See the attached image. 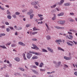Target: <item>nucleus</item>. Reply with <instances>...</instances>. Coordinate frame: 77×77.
<instances>
[{
  "instance_id": "5fc2aeb1",
  "label": "nucleus",
  "mask_w": 77,
  "mask_h": 77,
  "mask_svg": "<svg viewBox=\"0 0 77 77\" xmlns=\"http://www.w3.org/2000/svg\"><path fill=\"white\" fill-rule=\"evenodd\" d=\"M38 4V3H37V2H34V6H35Z\"/></svg>"
},
{
  "instance_id": "a19ab883",
  "label": "nucleus",
  "mask_w": 77,
  "mask_h": 77,
  "mask_svg": "<svg viewBox=\"0 0 77 77\" xmlns=\"http://www.w3.org/2000/svg\"><path fill=\"white\" fill-rule=\"evenodd\" d=\"M9 30H10L9 28H7L6 31H7V32H9Z\"/></svg>"
},
{
  "instance_id": "72a5a7b5",
  "label": "nucleus",
  "mask_w": 77,
  "mask_h": 77,
  "mask_svg": "<svg viewBox=\"0 0 77 77\" xmlns=\"http://www.w3.org/2000/svg\"><path fill=\"white\" fill-rule=\"evenodd\" d=\"M15 15H20V13L18 12H16L15 13Z\"/></svg>"
},
{
  "instance_id": "8fccbe9b",
  "label": "nucleus",
  "mask_w": 77,
  "mask_h": 77,
  "mask_svg": "<svg viewBox=\"0 0 77 77\" xmlns=\"http://www.w3.org/2000/svg\"><path fill=\"white\" fill-rule=\"evenodd\" d=\"M73 42H74V44L75 45H77V42H75V41H73Z\"/></svg>"
},
{
  "instance_id": "0eeeda50",
  "label": "nucleus",
  "mask_w": 77,
  "mask_h": 77,
  "mask_svg": "<svg viewBox=\"0 0 77 77\" xmlns=\"http://www.w3.org/2000/svg\"><path fill=\"white\" fill-rule=\"evenodd\" d=\"M33 13V11L32 10L29 11V12H28L27 13V15H30L31 14Z\"/></svg>"
},
{
  "instance_id": "9b49d317",
  "label": "nucleus",
  "mask_w": 77,
  "mask_h": 77,
  "mask_svg": "<svg viewBox=\"0 0 77 77\" xmlns=\"http://www.w3.org/2000/svg\"><path fill=\"white\" fill-rule=\"evenodd\" d=\"M63 2H64V0H61L60 2L59 3V5H62Z\"/></svg>"
},
{
  "instance_id": "de8ad7c7",
  "label": "nucleus",
  "mask_w": 77,
  "mask_h": 77,
  "mask_svg": "<svg viewBox=\"0 0 77 77\" xmlns=\"http://www.w3.org/2000/svg\"><path fill=\"white\" fill-rule=\"evenodd\" d=\"M42 23H43V22L42 21H41V22H39L38 23V24H42Z\"/></svg>"
},
{
  "instance_id": "69168bd1",
  "label": "nucleus",
  "mask_w": 77,
  "mask_h": 77,
  "mask_svg": "<svg viewBox=\"0 0 77 77\" xmlns=\"http://www.w3.org/2000/svg\"><path fill=\"white\" fill-rule=\"evenodd\" d=\"M53 63H54V64H56H56H57V63L55 61H53Z\"/></svg>"
},
{
  "instance_id": "4c0bfd02",
  "label": "nucleus",
  "mask_w": 77,
  "mask_h": 77,
  "mask_svg": "<svg viewBox=\"0 0 77 77\" xmlns=\"http://www.w3.org/2000/svg\"><path fill=\"white\" fill-rule=\"evenodd\" d=\"M56 6V5H54L53 6H51V8H55Z\"/></svg>"
},
{
  "instance_id": "dca6fc26",
  "label": "nucleus",
  "mask_w": 77,
  "mask_h": 77,
  "mask_svg": "<svg viewBox=\"0 0 77 77\" xmlns=\"http://www.w3.org/2000/svg\"><path fill=\"white\" fill-rule=\"evenodd\" d=\"M43 66H44V63H41L39 65V67L42 68Z\"/></svg>"
},
{
  "instance_id": "c756f323",
  "label": "nucleus",
  "mask_w": 77,
  "mask_h": 77,
  "mask_svg": "<svg viewBox=\"0 0 77 77\" xmlns=\"http://www.w3.org/2000/svg\"><path fill=\"white\" fill-rule=\"evenodd\" d=\"M19 69L22 71H24V69L23 68L20 67L19 68Z\"/></svg>"
},
{
  "instance_id": "ddd939ff",
  "label": "nucleus",
  "mask_w": 77,
  "mask_h": 77,
  "mask_svg": "<svg viewBox=\"0 0 77 77\" xmlns=\"http://www.w3.org/2000/svg\"><path fill=\"white\" fill-rule=\"evenodd\" d=\"M63 15H64V13H61L60 14H57V16L59 17L60 16H62Z\"/></svg>"
},
{
  "instance_id": "412c9836",
  "label": "nucleus",
  "mask_w": 77,
  "mask_h": 77,
  "mask_svg": "<svg viewBox=\"0 0 77 77\" xmlns=\"http://www.w3.org/2000/svg\"><path fill=\"white\" fill-rule=\"evenodd\" d=\"M55 42H62V40H61L60 39L56 40L55 41Z\"/></svg>"
},
{
  "instance_id": "a211bd4d",
  "label": "nucleus",
  "mask_w": 77,
  "mask_h": 77,
  "mask_svg": "<svg viewBox=\"0 0 77 77\" xmlns=\"http://www.w3.org/2000/svg\"><path fill=\"white\" fill-rule=\"evenodd\" d=\"M0 48H4L5 49H6L7 48H6V47L5 46L0 45Z\"/></svg>"
},
{
  "instance_id": "f03ea898",
  "label": "nucleus",
  "mask_w": 77,
  "mask_h": 77,
  "mask_svg": "<svg viewBox=\"0 0 77 77\" xmlns=\"http://www.w3.org/2000/svg\"><path fill=\"white\" fill-rule=\"evenodd\" d=\"M32 56V54H31L29 53H27L26 55V57L27 59H30L31 58V57Z\"/></svg>"
},
{
  "instance_id": "13d9d810",
  "label": "nucleus",
  "mask_w": 77,
  "mask_h": 77,
  "mask_svg": "<svg viewBox=\"0 0 77 77\" xmlns=\"http://www.w3.org/2000/svg\"><path fill=\"white\" fill-rule=\"evenodd\" d=\"M9 28H10L11 29V30H14V28H13V27H9Z\"/></svg>"
},
{
  "instance_id": "603ef678",
  "label": "nucleus",
  "mask_w": 77,
  "mask_h": 77,
  "mask_svg": "<svg viewBox=\"0 0 77 77\" xmlns=\"http://www.w3.org/2000/svg\"><path fill=\"white\" fill-rule=\"evenodd\" d=\"M64 67H65V68H68V66L65 64L64 65Z\"/></svg>"
},
{
  "instance_id": "a878e982",
  "label": "nucleus",
  "mask_w": 77,
  "mask_h": 77,
  "mask_svg": "<svg viewBox=\"0 0 77 77\" xmlns=\"http://www.w3.org/2000/svg\"><path fill=\"white\" fill-rule=\"evenodd\" d=\"M6 35V34L5 33L3 34H1V35H0V37H2V36H5Z\"/></svg>"
},
{
  "instance_id": "4468645a",
  "label": "nucleus",
  "mask_w": 77,
  "mask_h": 77,
  "mask_svg": "<svg viewBox=\"0 0 77 77\" xmlns=\"http://www.w3.org/2000/svg\"><path fill=\"white\" fill-rule=\"evenodd\" d=\"M38 58V57L37 56H33L32 57V59H37Z\"/></svg>"
},
{
  "instance_id": "39448f33",
  "label": "nucleus",
  "mask_w": 77,
  "mask_h": 77,
  "mask_svg": "<svg viewBox=\"0 0 77 77\" xmlns=\"http://www.w3.org/2000/svg\"><path fill=\"white\" fill-rule=\"evenodd\" d=\"M58 24H64L65 23V21H59L58 22Z\"/></svg>"
},
{
  "instance_id": "f3484780",
  "label": "nucleus",
  "mask_w": 77,
  "mask_h": 77,
  "mask_svg": "<svg viewBox=\"0 0 77 77\" xmlns=\"http://www.w3.org/2000/svg\"><path fill=\"white\" fill-rule=\"evenodd\" d=\"M58 49L59 50H61V51H64V49L60 48V47H58Z\"/></svg>"
},
{
  "instance_id": "680f3d73",
  "label": "nucleus",
  "mask_w": 77,
  "mask_h": 77,
  "mask_svg": "<svg viewBox=\"0 0 77 77\" xmlns=\"http://www.w3.org/2000/svg\"><path fill=\"white\" fill-rule=\"evenodd\" d=\"M32 41H37V39H36V38H33L32 39Z\"/></svg>"
},
{
  "instance_id": "9d476101",
  "label": "nucleus",
  "mask_w": 77,
  "mask_h": 77,
  "mask_svg": "<svg viewBox=\"0 0 77 77\" xmlns=\"http://www.w3.org/2000/svg\"><path fill=\"white\" fill-rule=\"evenodd\" d=\"M47 49L48 50L50 51L51 53H53V50L51 49V48H47Z\"/></svg>"
},
{
  "instance_id": "a18cd8bd",
  "label": "nucleus",
  "mask_w": 77,
  "mask_h": 77,
  "mask_svg": "<svg viewBox=\"0 0 77 77\" xmlns=\"http://www.w3.org/2000/svg\"><path fill=\"white\" fill-rule=\"evenodd\" d=\"M32 71L34 73H36V71L35 70H33L32 69Z\"/></svg>"
},
{
  "instance_id": "2eb2a0df",
  "label": "nucleus",
  "mask_w": 77,
  "mask_h": 77,
  "mask_svg": "<svg viewBox=\"0 0 77 77\" xmlns=\"http://www.w3.org/2000/svg\"><path fill=\"white\" fill-rule=\"evenodd\" d=\"M47 40H49L51 39V37L49 35H48L46 36Z\"/></svg>"
},
{
  "instance_id": "2f4dec72",
  "label": "nucleus",
  "mask_w": 77,
  "mask_h": 77,
  "mask_svg": "<svg viewBox=\"0 0 77 77\" xmlns=\"http://www.w3.org/2000/svg\"><path fill=\"white\" fill-rule=\"evenodd\" d=\"M45 25L46 26L48 29V30H50V28H49V27L48 26L47 24L45 23Z\"/></svg>"
},
{
  "instance_id": "338daca9",
  "label": "nucleus",
  "mask_w": 77,
  "mask_h": 77,
  "mask_svg": "<svg viewBox=\"0 0 77 77\" xmlns=\"http://www.w3.org/2000/svg\"><path fill=\"white\" fill-rule=\"evenodd\" d=\"M5 7H6V8H9V5H5Z\"/></svg>"
},
{
  "instance_id": "052dcab7",
  "label": "nucleus",
  "mask_w": 77,
  "mask_h": 77,
  "mask_svg": "<svg viewBox=\"0 0 77 77\" xmlns=\"http://www.w3.org/2000/svg\"><path fill=\"white\" fill-rule=\"evenodd\" d=\"M5 24H6V25H9V23H8V22H5Z\"/></svg>"
},
{
  "instance_id": "5701e85b",
  "label": "nucleus",
  "mask_w": 77,
  "mask_h": 77,
  "mask_svg": "<svg viewBox=\"0 0 77 77\" xmlns=\"http://www.w3.org/2000/svg\"><path fill=\"white\" fill-rule=\"evenodd\" d=\"M37 33H38L37 32H34L32 33V34L33 35H36V34H37Z\"/></svg>"
},
{
  "instance_id": "f704fd0d",
  "label": "nucleus",
  "mask_w": 77,
  "mask_h": 77,
  "mask_svg": "<svg viewBox=\"0 0 77 77\" xmlns=\"http://www.w3.org/2000/svg\"><path fill=\"white\" fill-rule=\"evenodd\" d=\"M35 50H39V48H38V47H37V46H36V45H35Z\"/></svg>"
},
{
  "instance_id": "b1692460",
  "label": "nucleus",
  "mask_w": 77,
  "mask_h": 77,
  "mask_svg": "<svg viewBox=\"0 0 77 77\" xmlns=\"http://www.w3.org/2000/svg\"><path fill=\"white\" fill-rule=\"evenodd\" d=\"M66 43L67 44H68V45H70V46H72V45H73L72 44L70 43L69 42H67Z\"/></svg>"
},
{
  "instance_id": "09e8293b",
  "label": "nucleus",
  "mask_w": 77,
  "mask_h": 77,
  "mask_svg": "<svg viewBox=\"0 0 77 77\" xmlns=\"http://www.w3.org/2000/svg\"><path fill=\"white\" fill-rule=\"evenodd\" d=\"M32 5H35V2H32L31 3Z\"/></svg>"
},
{
  "instance_id": "3c124183",
  "label": "nucleus",
  "mask_w": 77,
  "mask_h": 77,
  "mask_svg": "<svg viewBox=\"0 0 77 77\" xmlns=\"http://www.w3.org/2000/svg\"><path fill=\"white\" fill-rule=\"evenodd\" d=\"M13 17L14 18H17V16H16V15H13Z\"/></svg>"
},
{
  "instance_id": "7c9ffc66",
  "label": "nucleus",
  "mask_w": 77,
  "mask_h": 77,
  "mask_svg": "<svg viewBox=\"0 0 77 77\" xmlns=\"http://www.w3.org/2000/svg\"><path fill=\"white\" fill-rule=\"evenodd\" d=\"M7 13L8 15H11V13L10 12H9V10H8L7 11Z\"/></svg>"
},
{
  "instance_id": "79ce46f5",
  "label": "nucleus",
  "mask_w": 77,
  "mask_h": 77,
  "mask_svg": "<svg viewBox=\"0 0 77 77\" xmlns=\"http://www.w3.org/2000/svg\"><path fill=\"white\" fill-rule=\"evenodd\" d=\"M16 46V44H11V47H15Z\"/></svg>"
},
{
  "instance_id": "774afa93",
  "label": "nucleus",
  "mask_w": 77,
  "mask_h": 77,
  "mask_svg": "<svg viewBox=\"0 0 77 77\" xmlns=\"http://www.w3.org/2000/svg\"><path fill=\"white\" fill-rule=\"evenodd\" d=\"M29 24H27L26 25V27H29Z\"/></svg>"
},
{
  "instance_id": "423d86ee",
  "label": "nucleus",
  "mask_w": 77,
  "mask_h": 77,
  "mask_svg": "<svg viewBox=\"0 0 77 77\" xmlns=\"http://www.w3.org/2000/svg\"><path fill=\"white\" fill-rule=\"evenodd\" d=\"M64 59H65L66 60H71V57H69L66 56H64Z\"/></svg>"
},
{
  "instance_id": "6e6d98bb",
  "label": "nucleus",
  "mask_w": 77,
  "mask_h": 77,
  "mask_svg": "<svg viewBox=\"0 0 77 77\" xmlns=\"http://www.w3.org/2000/svg\"><path fill=\"white\" fill-rule=\"evenodd\" d=\"M68 34H69V35H72V33L70 32H68Z\"/></svg>"
},
{
  "instance_id": "cd10ccee",
  "label": "nucleus",
  "mask_w": 77,
  "mask_h": 77,
  "mask_svg": "<svg viewBox=\"0 0 77 77\" xmlns=\"http://www.w3.org/2000/svg\"><path fill=\"white\" fill-rule=\"evenodd\" d=\"M34 15L33 14H32L30 15V19H32Z\"/></svg>"
},
{
  "instance_id": "4be33fe9",
  "label": "nucleus",
  "mask_w": 77,
  "mask_h": 77,
  "mask_svg": "<svg viewBox=\"0 0 77 77\" xmlns=\"http://www.w3.org/2000/svg\"><path fill=\"white\" fill-rule=\"evenodd\" d=\"M21 29H22V27L19 26L17 27V30H21Z\"/></svg>"
},
{
  "instance_id": "6ab92c4d",
  "label": "nucleus",
  "mask_w": 77,
  "mask_h": 77,
  "mask_svg": "<svg viewBox=\"0 0 77 77\" xmlns=\"http://www.w3.org/2000/svg\"><path fill=\"white\" fill-rule=\"evenodd\" d=\"M54 17L52 18V20H54L55 19H56V16L55 14H54Z\"/></svg>"
},
{
  "instance_id": "c85d7f7f",
  "label": "nucleus",
  "mask_w": 77,
  "mask_h": 77,
  "mask_svg": "<svg viewBox=\"0 0 77 77\" xmlns=\"http://www.w3.org/2000/svg\"><path fill=\"white\" fill-rule=\"evenodd\" d=\"M70 4L69 3H65L64 4V6H70Z\"/></svg>"
},
{
  "instance_id": "0e129e2a",
  "label": "nucleus",
  "mask_w": 77,
  "mask_h": 77,
  "mask_svg": "<svg viewBox=\"0 0 77 77\" xmlns=\"http://www.w3.org/2000/svg\"><path fill=\"white\" fill-rule=\"evenodd\" d=\"M70 15H74V14L73 13H70Z\"/></svg>"
},
{
  "instance_id": "e433bc0d",
  "label": "nucleus",
  "mask_w": 77,
  "mask_h": 77,
  "mask_svg": "<svg viewBox=\"0 0 77 77\" xmlns=\"http://www.w3.org/2000/svg\"><path fill=\"white\" fill-rule=\"evenodd\" d=\"M32 46H33V47H32L31 48H32V49H35V45H34V44H32Z\"/></svg>"
},
{
  "instance_id": "37998d69",
  "label": "nucleus",
  "mask_w": 77,
  "mask_h": 77,
  "mask_svg": "<svg viewBox=\"0 0 77 77\" xmlns=\"http://www.w3.org/2000/svg\"><path fill=\"white\" fill-rule=\"evenodd\" d=\"M1 27L2 29H5V26L4 25H2L1 26Z\"/></svg>"
},
{
  "instance_id": "7ed1b4c3",
  "label": "nucleus",
  "mask_w": 77,
  "mask_h": 77,
  "mask_svg": "<svg viewBox=\"0 0 77 77\" xmlns=\"http://www.w3.org/2000/svg\"><path fill=\"white\" fill-rule=\"evenodd\" d=\"M61 64V62L59 61L57 62V63L55 65V66L56 68H57L60 66V65Z\"/></svg>"
},
{
  "instance_id": "393cba45",
  "label": "nucleus",
  "mask_w": 77,
  "mask_h": 77,
  "mask_svg": "<svg viewBox=\"0 0 77 77\" xmlns=\"http://www.w3.org/2000/svg\"><path fill=\"white\" fill-rule=\"evenodd\" d=\"M7 18L8 19H9L10 20H11V16L10 15H8L7 16Z\"/></svg>"
},
{
  "instance_id": "1a4fd4ad",
  "label": "nucleus",
  "mask_w": 77,
  "mask_h": 77,
  "mask_svg": "<svg viewBox=\"0 0 77 77\" xmlns=\"http://www.w3.org/2000/svg\"><path fill=\"white\" fill-rule=\"evenodd\" d=\"M15 60H16L17 62H20V59L19 57H15L14 58Z\"/></svg>"
},
{
  "instance_id": "bb28decb",
  "label": "nucleus",
  "mask_w": 77,
  "mask_h": 77,
  "mask_svg": "<svg viewBox=\"0 0 77 77\" xmlns=\"http://www.w3.org/2000/svg\"><path fill=\"white\" fill-rule=\"evenodd\" d=\"M42 51L43 52H48V51H47V50H46L44 49H42Z\"/></svg>"
},
{
  "instance_id": "bf43d9fd",
  "label": "nucleus",
  "mask_w": 77,
  "mask_h": 77,
  "mask_svg": "<svg viewBox=\"0 0 77 77\" xmlns=\"http://www.w3.org/2000/svg\"><path fill=\"white\" fill-rule=\"evenodd\" d=\"M32 68H37V67H36V66L34 65L32 66Z\"/></svg>"
},
{
  "instance_id": "6e6552de",
  "label": "nucleus",
  "mask_w": 77,
  "mask_h": 77,
  "mask_svg": "<svg viewBox=\"0 0 77 77\" xmlns=\"http://www.w3.org/2000/svg\"><path fill=\"white\" fill-rule=\"evenodd\" d=\"M18 44L22 45V46H25L26 45L21 42H18Z\"/></svg>"
},
{
  "instance_id": "20e7f679",
  "label": "nucleus",
  "mask_w": 77,
  "mask_h": 77,
  "mask_svg": "<svg viewBox=\"0 0 77 77\" xmlns=\"http://www.w3.org/2000/svg\"><path fill=\"white\" fill-rule=\"evenodd\" d=\"M55 28H56V29H65V27H62L60 26H54Z\"/></svg>"
},
{
  "instance_id": "e2e57ef3",
  "label": "nucleus",
  "mask_w": 77,
  "mask_h": 77,
  "mask_svg": "<svg viewBox=\"0 0 77 77\" xmlns=\"http://www.w3.org/2000/svg\"><path fill=\"white\" fill-rule=\"evenodd\" d=\"M74 74L75 75L77 76V72H74Z\"/></svg>"
},
{
  "instance_id": "473e14b6",
  "label": "nucleus",
  "mask_w": 77,
  "mask_h": 77,
  "mask_svg": "<svg viewBox=\"0 0 77 77\" xmlns=\"http://www.w3.org/2000/svg\"><path fill=\"white\" fill-rule=\"evenodd\" d=\"M66 38H68V39H71V38H70L69 37V36H68V35L66 36Z\"/></svg>"
},
{
  "instance_id": "58836bf2",
  "label": "nucleus",
  "mask_w": 77,
  "mask_h": 77,
  "mask_svg": "<svg viewBox=\"0 0 77 77\" xmlns=\"http://www.w3.org/2000/svg\"><path fill=\"white\" fill-rule=\"evenodd\" d=\"M35 64L36 66H38V65H39V63H38V62H35Z\"/></svg>"
},
{
  "instance_id": "ea45409f",
  "label": "nucleus",
  "mask_w": 77,
  "mask_h": 77,
  "mask_svg": "<svg viewBox=\"0 0 77 77\" xmlns=\"http://www.w3.org/2000/svg\"><path fill=\"white\" fill-rule=\"evenodd\" d=\"M34 8L35 9H38V6H36V5H34Z\"/></svg>"
},
{
  "instance_id": "f257e3e1",
  "label": "nucleus",
  "mask_w": 77,
  "mask_h": 77,
  "mask_svg": "<svg viewBox=\"0 0 77 77\" xmlns=\"http://www.w3.org/2000/svg\"><path fill=\"white\" fill-rule=\"evenodd\" d=\"M29 53H31V54H35V55H37V56H38L39 54V53L36 52L34 51H29Z\"/></svg>"
},
{
  "instance_id": "aec40b11",
  "label": "nucleus",
  "mask_w": 77,
  "mask_h": 77,
  "mask_svg": "<svg viewBox=\"0 0 77 77\" xmlns=\"http://www.w3.org/2000/svg\"><path fill=\"white\" fill-rule=\"evenodd\" d=\"M33 30L34 31H36V30H39V29H36V27H34L33 28Z\"/></svg>"
},
{
  "instance_id": "f8f14e48",
  "label": "nucleus",
  "mask_w": 77,
  "mask_h": 77,
  "mask_svg": "<svg viewBox=\"0 0 77 77\" xmlns=\"http://www.w3.org/2000/svg\"><path fill=\"white\" fill-rule=\"evenodd\" d=\"M38 17H40L41 19H42V20H43V19H44V18H43V17H42L43 16V15L42 14H38Z\"/></svg>"
},
{
  "instance_id": "49530a36",
  "label": "nucleus",
  "mask_w": 77,
  "mask_h": 77,
  "mask_svg": "<svg viewBox=\"0 0 77 77\" xmlns=\"http://www.w3.org/2000/svg\"><path fill=\"white\" fill-rule=\"evenodd\" d=\"M11 44V42H10V43H8L7 44H6V45H10Z\"/></svg>"
},
{
  "instance_id": "c9c22d12",
  "label": "nucleus",
  "mask_w": 77,
  "mask_h": 77,
  "mask_svg": "<svg viewBox=\"0 0 77 77\" xmlns=\"http://www.w3.org/2000/svg\"><path fill=\"white\" fill-rule=\"evenodd\" d=\"M0 8L2 10V11H5V8H3V7H2L1 6L0 7Z\"/></svg>"
},
{
  "instance_id": "864d4df0",
  "label": "nucleus",
  "mask_w": 77,
  "mask_h": 77,
  "mask_svg": "<svg viewBox=\"0 0 77 77\" xmlns=\"http://www.w3.org/2000/svg\"><path fill=\"white\" fill-rule=\"evenodd\" d=\"M40 71H45V70H44V69H40Z\"/></svg>"
},
{
  "instance_id": "4d7b16f0",
  "label": "nucleus",
  "mask_w": 77,
  "mask_h": 77,
  "mask_svg": "<svg viewBox=\"0 0 77 77\" xmlns=\"http://www.w3.org/2000/svg\"><path fill=\"white\" fill-rule=\"evenodd\" d=\"M69 20L70 21H71V22H74V20H72V19H69Z\"/></svg>"
},
{
  "instance_id": "c03bdc74",
  "label": "nucleus",
  "mask_w": 77,
  "mask_h": 77,
  "mask_svg": "<svg viewBox=\"0 0 77 77\" xmlns=\"http://www.w3.org/2000/svg\"><path fill=\"white\" fill-rule=\"evenodd\" d=\"M69 36L70 38L71 39L73 38V36H72V35H69Z\"/></svg>"
}]
</instances>
